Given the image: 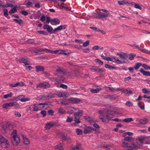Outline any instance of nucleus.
<instances>
[{
	"instance_id": "1",
	"label": "nucleus",
	"mask_w": 150,
	"mask_h": 150,
	"mask_svg": "<svg viewBox=\"0 0 150 150\" xmlns=\"http://www.w3.org/2000/svg\"><path fill=\"white\" fill-rule=\"evenodd\" d=\"M99 10L104 12L105 13L100 12H98L96 14L95 16V18H96L99 19L105 18L110 14V13L107 10L104 9H99Z\"/></svg>"
},
{
	"instance_id": "2",
	"label": "nucleus",
	"mask_w": 150,
	"mask_h": 150,
	"mask_svg": "<svg viewBox=\"0 0 150 150\" xmlns=\"http://www.w3.org/2000/svg\"><path fill=\"white\" fill-rule=\"evenodd\" d=\"M11 135L13 139V145H18L20 142V139L19 137L17 135L16 130H13Z\"/></svg>"
},
{
	"instance_id": "3",
	"label": "nucleus",
	"mask_w": 150,
	"mask_h": 150,
	"mask_svg": "<svg viewBox=\"0 0 150 150\" xmlns=\"http://www.w3.org/2000/svg\"><path fill=\"white\" fill-rule=\"evenodd\" d=\"M13 106L16 108H18L20 107L19 104L16 102L8 103L4 104L2 106L3 108L7 109L8 107Z\"/></svg>"
},
{
	"instance_id": "4",
	"label": "nucleus",
	"mask_w": 150,
	"mask_h": 150,
	"mask_svg": "<svg viewBox=\"0 0 150 150\" xmlns=\"http://www.w3.org/2000/svg\"><path fill=\"white\" fill-rule=\"evenodd\" d=\"M46 104L44 103H40L39 104H34L33 105V110L34 111H37L44 108Z\"/></svg>"
},
{
	"instance_id": "5",
	"label": "nucleus",
	"mask_w": 150,
	"mask_h": 150,
	"mask_svg": "<svg viewBox=\"0 0 150 150\" xmlns=\"http://www.w3.org/2000/svg\"><path fill=\"white\" fill-rule=\"evenodd\" d=\"M0 126L5 131L7 130H11L13 128L12 125L9 123H7L6 125H5L3 123H1L0 124Z\"/></svg>"
},
{
	"instance_id": "6",
	"label": "nucleus",
	"mask_w": 150,
	"mask_h": 150,
	"mask_svg": "<svg viewBox=\"0 0 150 150\" xmlns=\"http://www.w3.org/2000/svg\"><path fill=\"white\" fill-rule=\"evenodd\" d=\"M114 114V113L113 111L108 109L107 110V111L106 112V114L104 115V116L108 120H110L113 117Z\"/></svg>"
},
{
	"instance_id": "7",
	"label": "nucleus",
	"mask_w": 150,
	"mask_h": 150,
	"mask_svg": "<svg viewBox=\"0 0 150 150\" xmlns=\"http://www.w3.org/2000/svg\"><path fill=\"white\" fill-rule=\"evenodd\" d=\"M66 110H67V113L69 114H72L75 111H79V109L77 108H74L73 107H66Z\"/></svg>"
},
{
	"instance_id": "8",
	"label": "nucleus",
	"mask_w": 150,
	"mask_h": 150,
	"mask_svg": "<svg viewBox=\"0 0 150 150\" xmlns=\"http://www.w3.org/2000/svg\"><path fill=\"white\" fill-rule=\"evenodd\" d=\"M40 51L42 52V53H43L46 52L55 54H59V50H56L55 51H53L52 50H50L47 49H41L40 50Z\"/></svg>"
},
{
	"instance_id": "9",
	"label": "nucleus",
	"mask_w": 150,
	"mask_h": 150,
	"mask_svg": "<svg viewBox=\"0 0 150 150\" xmlns=\"http://www.w3.org/2000/svg\"><path fill=\"white\" fill-rule=\"evenodd\" d=\"M142 146L139 143L136 141V143H133L131 144L130 148L134 150H137L138 149H141Z\"/></svg>"
},
{
	"instance_id": "10",
	"label": "nucleus",
	"mask_w": 150,
	"mask_h": 150,
	"mask_svg": "<svg viewBox=\"0 0 150 150\" xmlns=\"http://www.w3.org/2000/svg\"><path fill=\"white\" fill-rule=\"evenodd\" d=\"M49 86L50 85L48 82H44L43 83H40L39 84H37L36 85V87L45 88L49 87Z\"/></svg>"
},
{
	"instance_id": "11",
	"label": "nucleus",
	"mask_w": 150,
	"mask_h": 150,
	"mask_svg": "<svg viewBox=\"0 0 150 150\" xmlns=\"http://www.w3.org/2000/svg\"><path fill=\"white\" fill-rule=\"evenodd\" d=\"M80 101V100L76 98H70L67 100V103H66V104L68 102L72 104L78 103Z\"/></svg>"
},
{
	"instance_id": "12",
	"label": "nucleus",
	"mask_w": 150,
	"mask_h": 150,
	"mask_svg": "<svg viewBox=\"0 0 150 150\" xmlns=\"http://www.w3.org/2000/svg\"><path fill=\"white\" fill-rule=\"evenodd\" d=\"M13 100H16L17 101L20 100L21 102H25L26 101H29L30 100V99L28 98H24L23 97V96H20L17 97L16 98H13Z\"/></svg>"
},
{
	"instance_id": "13",
	"label": "nucleus",
	"mask_w": 150,
	"mask_h": 150,
	"mask_svg": "<svg viewBox=\"0 0 150 150\" xmlns=\"http://www.w3.org/2000/svg\"><path fill=\"white\" fill-rule=\"evenodd\" d=\"M44 29H46L50 33H54V30L51 26L47 24H45L43 26Z\"/></svg>"
},
{
	"instance_id": "14",
	"label": "nucleus",
	"mask_w": 150,
	"mask_h": 150,
	"mask_svg": "<svg viewBox=\"0 0 150 150\" xmlns=\"http://www.w3.org/2000/svg\"><path fill=\"white\" fill-rule=\"evenodd\" d=\"M146 138H147V137L146 136H141L136 139V141L137 142H138L137 141H139L140 142L139 143L142 146L143 144H144L143 142Z\"/></svg>"
},
{
	"instance_id": "15",
	"label": "nucleus",
	"mask_w": 150,
	"mask_h": 150,
	"mask_svg": "<svg viewBox=\"0 0 150 150\" xmlns=\"http://www.w3.org/2000/svg\"><path fill=\"white\" fill-rule=\"evenodd\" d=\"M58 1H59L58 4L60 8L61 9H66L65 5L64 3V2L66 0H58Z\"/></svg>"
},
{
	"instance_id": "16",
	"label": "nucleus",
	"mask_w": 150,
	"mask_h": 150,
	"mask_svg": "<svg viewBox=\"0 0 150 150\" xmlns=\"http://www.w3.org/2000/svg\"><path fill=\"white\" fill-rule=\"evenodd\" d=\"M54 124L53 122H47L45 124V128L46 129H49L52 127Z\"/></svg>"
},
{
	"instance_id": "17",
	"label": "nucleus",
	"mask_w": 150,
	"mask_h": 150,
	"mask_svg": "<svg viewBox=\"0 0 150 150\" xmlns=\"http://www.w3.org/2000/svg\"><path fill=\"white\" fill-rule=\"evenodd\" d=\"M117 96H116L115 95H107L105 96V98L107 99H108L109 100H113L116 99Z\"/></svg>"
},
{
	"instance_id": "18",
	"label": "nucleus",
	"mask_w": 150,
	"mask_h": 150,
	"mask_svg": "<svg viewBox=\"0 0 150 150\" xmlns=\"http://www.w3.org/2000/svg\"><path fill=\"white\" fill-rule=\"evenodd\" d=\"M117 55L119 56L121 59H125L128 57L127 54L123 53H118Z\"/></svg>"
},
{
	"instance_id": "19",
	"label": "nucleus",
	"mask_w": 150,
	"mask_h": 150,
	"mask_svg": "<svg viewBox=\"0 0 150 150\" xmlns=\"http://www.w3.org/2000/svg\"><path fill=\"white\" fill-rule=\"evenodd\" d=\"M56 95L59 97L64 98L66 96V93L63 91L57 92L56 93Z\"/></svg>"
},
{
	"instance_id": "20",
	"label": "nucleus",
	"mask_w": 150,
	"mask_h": 150,
	"mask_svg": "<svg viewBox=\"0 0 150 150\" xmlns=\"http://www.w3.org/2000/svg\"><path fill=\"white\" fill-rule=\"evenodd\" d=\"M20 62H21L24 63L25 65H28L29 64L30 62L27 59L21 58L20 59Z\"/></svg>"
},
{
	"instance_id": "21",
	"label": "nucleus",
	"mask_w": 150,
	"mask_h": 150,
	"mask_svg": "<svg viewBox=\"0 0 150 150\" xmlns=\"http://www.w3.org/2000/svg\"><path fill=\"white\" fill-rule=\"evenodd\" d=\"M112 59L113 60L112 61L117 63L118 64H120L121 63H125L126 62L125 61H123L122 62L120 60L118 59L116 57H112Z\"/></svg>"
},
{
	"instance_id": "22",
	"label": "nucleus",
	"mask_w": 150,
	"mask_h": 150,
	"mask_svg": "<svg viewBox=\"0 0 150 150\" xmlns=\"http://www.w3.org/2000/svg\"><path fill=\"white\" fill-rule=\"evenodd\" d=\"M76 112L74 114V117L80 118L82 115L83 111L82 110H80Z\"/></svg>"
},
{
	"instance_id": "23",
	"label": "nucleus",
	"mask_w": 150,
	"mask_h": 150,
	"mask_svg": "<svg viewBox=\"0 0 150 150\" xmlns=\"http://www.w3.org/2000/svg\"><path fill=\"white\" fill-rule=\"evenodd\" d=\"M148 122V120L146 118L141 119L139 121V124L142 125H144L146 124Z\"/></svg>"
},
{
	"instance_id": "24",
	"label": "nucleus",
	"mask_w": 150,
	"mask_h": 150,
	"mask_svg": "<svg viewBox=\"0 0 150 150\" xmlns=\"http://www.w3.org/2000/svg\"><path fill=\"white\" fill-rule=\"evenodd\" d=\"M140 72L143 74L145 76H150V72L148 71H144L143 69H141L140 70Z\"/></svg>"
},
{
	"instance_id": "25",
	"label": "nucleus",
	"mask_w": 150,
	"mask_h": 150,
	"mask_svg": "<svg viewBox=\"0 0 150 150\" xmlns=\"http://www.w3.org/2000/svg\"><path fill=\"white\" fill-rule=\"evenodd\" d=\"M91 127H86L84 129L83 133L87 134L91 132Z\"/></svg>"
},
{
	"instance_id": "26",
	"label": "nucleus",
	"mask_w": 150,
	"mask_h": 150,
	"mask_svg": "<svg viewBox=\"0 0 150 150\" xmlns=\"http://www.w3.org/2000/svg\"><path fill=\"white\" fill-rule=\"evenodd\" d=\"M55 23L56 25H58L60 23V21L58 18H55L51 20V24L53 25L52 23Z\"/></svg>"
},
{
	"instance_id": "27",
	"label": "nucleus",
	"mask_w": 150,
	"mask_h": 150,
	"mask_svg": "<svg viewBox=\"0 0 150 150\" xmlns=\"http://www.w3.org/2000/svg\"><path fill=\"white\" fill-rule=\"evenodd\" d=\"M0 144L2 147L4 148H7L9 146V142L7 140L6 142L4 141V142L1 143Z\"/></svg>"
},
{
	"instance_id": "28",
	"label": "nucleus",
	"mask_w": 150,
	"mask_h": 150,
	"mask_svg": "<svg viewBox=\"0 0 150 150\" xmlns=\"http://www.w3.org/2000/svg\"><path fill=\"white\" fill-rule=\"evenodd\" d=\"M63 144H60L59 145L54 146L56 150H62L63 149Z\"/></svg>"
},
{
	"instance_id": "29",
	"label": "nucleus",
	"mask_w": 150,
	"mask_h": 150,
	"mask_svg": "<svg viewBox=\"0 0 150 150\" xmlns=\"http://www.w3.org/2000/svg\"><path fill=\"white\" fill-rule=\"evenodd\" d=\"M65 29V27L64 26L60 25L59 26L55 28L54 29V32L55 33V32L59 30H61L62 29Z\"/></svg>"
},
{
	"instance_id": "30",
	"label": "nucleus",
	"mask_w": 150,
	"mask_h": 150,
	"mask_svg": "<svg viewBox=\"0 0 150 150\" xmlns=\"http://www.w3.org/2000/svg\"><path fill=\"white\" fill-rule=\"evenodd\" d=\"M64 72L60 69H58L57 70L56 74L58 76L64 74Z\"/></svg>"
},
{
	"instance_id": "31",
	"label": "nucleus",
	"mask_w": 150,
	"mask_h": 150,
	"mask_svg": "<svg viewBox=\"0 0 150 150\" xmlns=\"http://www.w3.org/2000/svg\"><path fill=\"white\" fill-rule=\"evenodd\" d=\"M81 144L80 143H77L76 144V146L74 147L72 150H76L79 149L81 148Z\"/></svg>"
},
{
	"instance_id": "32",
	"label": "nucleus",
	"mask_w": 150,
	"mask_h": 150,
	"mask_svg": "<svg viewBox=\"0 0 150 150\" xmlns=\"http://www.w3.org/2000/svg\"><path fill=\"white\" fill-rule=\"evenodd\" d=\"M36 71L37 72L42 71L44 70V67L42 66H37L35 67Z\"/></svg>"
},
{
	"instance_id": "33",
	"label": "nucleus",
	"mask_w": 150,
	"mask_h": 150,
	"mask_svg": "<svg viewBox=\"0 0 150 150\" xmlns=\"http://www.w3.org/2000/svg\"><path fill=\"white\" fill-rule=\"evenodd\" d=\"M122 146L125 148H130V144L128 143L123 142H122Z\"/></svg>"
},
{
	"instance_id": "34",
	"label": "nucleus",
	"mask_w": 150,
	"mask_h": 150,
	"mask_svg": "<svg viewBox=\"0 0 150 150\" xmlns=\"http://www.w3.org/2000/svg\"><path fill=\"white\" fill-rule=\"evenodd\" d=\"M105 67L106 68L108 69H116L117 68L116 67L107 64H105Z\"/></svg>"
},
{
	"instance_id": "35",
	"label": "nucleus",
	"mask_w": 150,
	"mask_h": 150,
	"mask_svg": "<svg viewBox=\"0 0 150 150\" xmlns=\"http://www.w3.org/2000/svg\"><path fill=\"white\" fill-rule=\"evenodd\" d=\"M80 118L74 117V121L75 122L74 123V125H76L77 124H79L81 122L80 120Z\"/></svg>"
},
{
	"instance_id": "36",
	"label": "nucleus",
	"mask_w": 150,
	"mask_h": 150,
	"mask_svg": "<svg viewBox=\"0 0 150 150\" xmlns=\"http://www.w3.org/2000/svg\"><path fill=\"white\" fill-rule=\"evenodd\" d=\"M124 140L125 141L130 142L133 140V139L132 137L127 136L125 138Z\"/></svg>"
},
{
	"instance_id": "37",
	"label": "nucleus",
	"mask_w": 150,
	"mask_h": 150,
	"mask_svg": "<svg viewBox=\"0 0 150 150\" xmlns=\"http://www.w3.org/2000/svg\"><path fill=\"white\" fill-rule=\"evenodd\" d=\"M101 90L102 89L101 88H97L95 89H91V91L92 93H95L98 92Z\"/></svg>"
},
{
	"instance_id": "38",
	"label": "nucleus",
	"mask_w": 150,
	"mask_h": 150,
	"mask_svg": "<svg viewBox=\"0 0 150 150\" xmlns=\"http://www.w3.org/2000/svg\"><path fill=\"white\" fill-rule=\"evenodd\" d=\"M138 105L139 107L142 110L144 109V103L142 102H139L138 103Z\"/></svg>"
},
{
	"instance_id": "39",
	"label": "nucleus",
	"mask_w": 150,
	"mask_h": 150,
	"mask_svg": "<svg viewBox=\"0 0 150 150\" xmlns=\"http://www.w3.org/2000/svg\"><path fill=\"white\" fill-rule=\"evenodd\" d=\"M24 144L26 145H28L30 143L29 139L26 137H23Z\"/></svg>"
},
{
	"instance_id": "40",
	"label": "nucleus",
	"mask_w": 150,
	"mask_h": 150,
	"mask_svg": "<svg viewBox=\"0 0 150 150\" xmlns=\"http://www.w3.org/2000/svg\"><path fill=\"white\" fill-rule=\"evenodd\" d=\"M13 20L20 25H21L23 23L22 20L19 18H18V19H13Z\"/></svg>"
},
{
	"instance_id": "41",
	"label": "nucleus",
	"mask_w": 150,
	"mask_h": 150,
	"mask_svg": "<svg viewBox=\"0 0 150 150\" xmlns=\"http://www.w3.org/2000/svg\"><path fill=\"white\" fill-rule=\"evenodd\" d=\"M142 66V64L140 63H137L134 66V69L136 70H137L139 69L140 67Z\"/></svg>"
},
{
	"instance_id": "42",
	"label": "nucleus",
	"mask_w": 150,
	"mask_h": 150,
	"mask_svg": "<svg viewBox=\"0 0 150 150\" xmlns=\"http://www.w3.org/2000/svg\"><path fill=\"white\" fill-rule=\"evenodd\" d=\"M17 11V7L14 6L13 8L9 11V13L12 14Z\"/></svg>"
},
{
	"instance_id": "43",
	"label": "nucleus",
	"mask_w": 150,
	"mask_h": 150,
	"mask_svg": "<svg viewBox=\"0 0 150 150\" xmlns=\"http://www.w3.org/2000/svg\"><path fill=\"white\" fill-rule=\"evenodd\" d=\"M139 50L141 51L142 52L144 53L147 54H150V51L146 49H142L141 48L139 49Z\"/></svg>"
},
{
	"instance_id": "44",
	"label": "nucleus",
	"mask_w": 150,
	"mask_h": 150,
	"mask_svg": "<svg viewBox=\"0 0 150 150\" xmlns=\"http://www.w3.org/2000/svg\"><path fill=\"white\" fill-rule=\"evenodd\" d=\"M7 140L4 137L0 135V144H1V143H2L4 142V141H6Z\"/></svg>"
},
{
	"instance_id": "45",
	"label": "nucleus",
	"mask_w": 150,
	"mask_h": 150,
	"mask_svg": "<svg viewBox=\"0 0 150 150\" xmlns=\"http://www.w3.org/2000/svg\"><path fill=\"white\" fill-rule=\"evenodd\" d=\"M133 120V119L131 118H127L125 119L122 120L123 122H131Z\"/></svg>"
},
{
	"instance_id": "46",
	"label": "nucleus",
	"mask_w": 150,
	"mask_h": 150,
	"mask_svg": "<svg viewBox=\"0 0 150 150\" xmlns=\"http://www.w3.org/2000/svg\"><path fill=\"white\" fill-rule=\"evenodd\" d=\"M12 95V93L11 92L9 93L4 95V98L5 99H6L8 98L11 97Z\"/></svg>"
},
{
	"instance_id": "47",
	"label": "nucleus",
	"mask_w": 150,
	"mask_h": 150,
	"mask_svg": "<svg viewBox=\"0 0 150 150\" xmlns=\"http://www.w3.org/2000/svg\"><path fill=\"white\" fill-rule=\"evenodd\" d=\"M142 66L145 69H149L150 70V67L146 64H142Z\"/></svg>"
},
{
	"instance_id": "48",
	"label": "nucleus",
	"mask_w": 150,
	"mask_h": 150,
	"mask_svg": "<svg viewBox=\"0 0 150 150\" xmlns=\"http://www.w3.org/2000/svg\"><path fill=\"white\" fill-rule=\"evenodd\" d=\"M14 115L17 117H20L21 116V114L18 111H15L14 112Z\"/></svg>"
},
{
	"instance_id": "49",
	"label": "nucleus",
	"mask_w": 150,
	"mask_h": 150,
	"mask_svg": "<svg viewBox=\"0 0 150 150\" xmlns=\"http://www.w3.org/2000/svg\"><path fill=\"white\" fill-rule=\"evenodd\" d=\"M37 32L40 34H42L44 35H47V33L44 30H38Z\"/></svg>"
},
{
	"instance_id": "50",
	"label": "nucleus",
	"mask_w": 150,
	"mask_h": 150,
	"mask_svg": "<svg viewBox=\"0 0 150 150\" xmlns=\"http://www.w3.org/2000/svg\"><path fill=\"white\" fill-rule=\"evenodd\" d=\"M76 131L77 135L82 134L83 133L82 131L80 129H76Z\"/></svg>"
},
{
	"instance_id": "51",
	"label": "nucleus",
	"mask_w": 150,
	"mask_h": 150,
	"mask_svg": "<svg viewBox=\"0 0 150 150\" xmlns=\"http://www.w3.org/2000/svg\"><path fill=\"white\" fill-rule=\"evenodd\" d=\"M109 90H110L111 92H115V91H118L119 90V88H114L112 87H109Z\"/></svg>"
},
{
	"instance_id": "52",
	"label": "nucleus",
	"mask_w": 150,
	"mask_h": 150,
	"mask_svg": "<svg viewBox=\"0 0 150 150\" xmlns=\"http://www.w3.org/2000/svg\"><path fill=\"white\" fill-rule=\"evenodd\" d=\"M33 4L32 2L29 1L27 3H25V5L28 8H29L32 6Z\"/></svg>"
},
{
	"instance_id": "53",
	"label": "nucleus",
	"mask_w": 150,
	"mask_h": 150,
	"mask_svg": "<svg viewBox=\"0 0 150 150\" xmlns=\"http://www.w3.org/2000/svg\"><path fill=\"white\" fill-rule=\"evenodd\" d=\"M57 87H60L64 89H66V85L61 83H58L57 85Z\"/></svg>"
},
{
	"instance_id": "54",
	"label": "nucleus",
	"mask_w": 150,
	"mask_h": 150,
	"mask_svg": "<svg viewBox=\"0 0 150 150\" xmlns=\"http://www.w3.org/2000/svg\"><path fill=\"white\" fill-rule=\"evenodd\" d=\"M58 103L62 104L65 105L66 104V101L65 98L64 100H63V99H62V100L61 99L59 100L58 101Z\"/></svg>"
},
{
	"instance_id": "55",
	"label": "nucleus",
	"mask_w": 150,
	"mask_h": 150,
	"mask_svg": "<svg viewBox=\"0 0 150 150\" xmlns=\"http://www.w3.org/2000/svg\"><path fill=\"white\" fill-rule=\"evenodd\" d=\"M129 58L130 60H132L133 59L134 57L135 56V54H129Z\"/></svg>"
},
{
	"instance_id": "56",
	"label": "nucleus",
	"mask_w": 150,
	"mask_h": 150,
	"mask_svg": "<svg viewBox=\"0 0 150 150\" xmlns=\"http://www.w3.org/2000/svg\"><path fill=\"white\" fill-rule=\"evenodd\" d=\"M16 85L17 86H24L25 85V84L23 82H17L16 83Z\"/></svg>"
},
{
	"instance_id": "57",
	"label": "nucleus",
	"mask_w": 150,
	"mask_h": 150,
	"mask_svg": "<svg viewBox=\"0 0 150 150\" xmlns=\"http://www.w3.org/2000/svg\"><path fill=\"white\" fill-rule=\"evenodd\" d=\"M64 111L65 110L63 108H61L59 109L58 113L59 114H62L64 112Z\"/></svg>"
},
{
	"instance_id": "58",
	"label": "nucleus",
	"mask_w": 150,
	"mask_h": 150,
	"mask_svg": "<svg viewBox=\"0 0 150 150\" xmlns=\"http://www.w3.org/2000/svg\"><path fill=\"white\" fill-rule=\"evenodd\" d=\"M73 119V117H67V120H66V122H71Z\"/></svg>"
},
{
	"instance_id": "59",
	"label": "nucleus",
	"mask_w": 150,
	"mask_h": 150,
	"mask_svg": "<svg viewBox=\"0 0 150 150\" xmlns=\"http://www.w3.org/2000/svg\"><path fill=\"white\" fill-rule=\"evenodd\" d=\"M95 61L96 62L98 63L100 65H102L103 64V62L98 59H95Z\"/></svg>"
},
{
	"instance_id": "60",
	"label": "nucleus",
	"mask_w": 150,
	"mask_h": 150,
	"mask_svg": "<svg viewBox=\"0 0 150 150\" xmlns=\"http://www.w3.org/2000/svg\"><path fill=\"white\" fill-rule=\"evenodd\" d=\"M4 15L5 16H7L8 15V11L6 9H4L3 10Z\"/></svg>"
},
{
	"instance_id": "61",
	"label": "nucleus",
	"mask_w": 150,
	"mask_h": 150,
	"mask_svg": "<svg viewBox=\"0 0 150 150\" xmlns=\"http://www.w3.org/2000/svg\"><path fill=\"white\" fill-rule=\"evenodd\" d=\"M89 40H87L85 42H84L83 45L84 47H86L89 45Z\"/></svg>"
},
{
	"instance_id": "62",
	"label": "nucleus",
	"mask_w": 150,
	"mask_h": 150,
	"mask_svg": "<svg viewBox=\"0 0 150 150\" xmlns=\"http://www.w3.org/2000/svg\"><path fill=\"white\" fill-rule=\"evenodd\" d=\"M105 69H100L98 68L97 71L99 73H102L104 71Z\"/></svg>"
},
{
	"instance_id": "63",
	"label": "nucleus",
	"mask_w": 150,
	"mask_h": 150,
	"mask_svg": "<svg viewBox=\"0 0 150 150\" xmlns=\"http://www.w3.org/2000/svg\"><path fill=\"white\" fill-rule=\"evenodd\" d=\"M46 19V17L45 15H43L40 18V20L43 22H44L45 21Z\"/></svg>"
},
{
	"instance_id": "64",
	"label": "nucleus",
	"mask_w": 150,
	"mask_h": 150,
	"mask_svg": "<svg viewBox=\"0 0 150 150\" xmlns=\"http://www.w3.org/2000/svg\"><path fill=\"white\" fill-rule=\"evenodd\" d=\"M21 13L24 16H27L28 14V13L26 11H21Z\"/></svg>"
}]
</instances>
